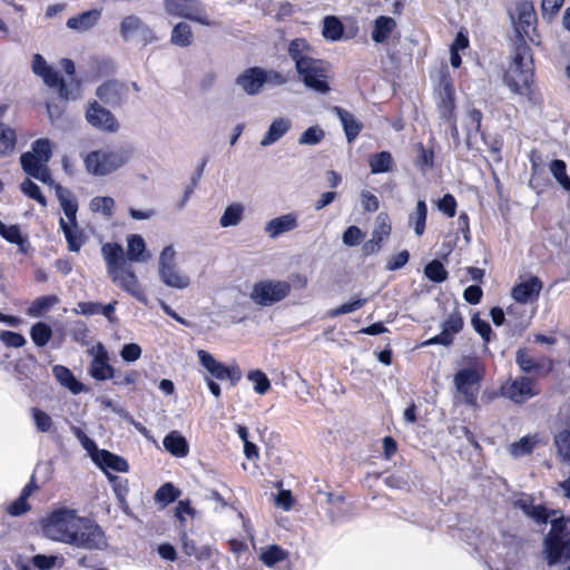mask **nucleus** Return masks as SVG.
Masks as SVG:
<instances>
[{
	"mask_svg": "<svg viewBox=\"0 0 570 570\" xmlns=\"http://www.w3.org/2000/svg\"><path fill=\"white\" fill-rule=\"evenodd\" d=\"M46 538L85 550H102L107 547L102 529L91 519L79 517L76 510L61 508L42 520Z\"/></svg>",
	"mask_w": 570,
	"mask_h": 570,
	"instance_id": "f257e3e1",
	"label": "nucleus"
},
{
	"mask_svg": "<svg viewBox=\"0 0 570 570\" xmlns=\"http://www.w3.org/2000/svg\"><path fill=\"white\" fill-rule=\"evenodd\" d=\"M525 513L537 522H551V530L544 539L546 551L549 564L558 563L564 556L570 553L569 542L564 539V520L557 517V512L551 514L541 505H532L525 509Z\"/></svg>",
	"mask_w": 570,
	"mask_h": 570,
	"instance_id": "f03ea898",
	"label": "nucleus"
},
{
	"mask_svg": "<svg viewBox=\"0 0 570 570\" xmlns=\"http://www.w3.org/2000/svg\"><path fill=\"white\" fill-rule=\"evenodd\" d=\"M533 79L531 48L520 38L514 41L512 62L504 73L503 81L513 94L527 95Z\"/></svg>",
	"mask_w": 570,
	"mask_h": 570,
	"instance_id": "7ed1b4c3",
	"label": "nucleus"
},
{
	"mask_svg": "<svg viewBox=\"0 0 570 570\" xmlns=\"http://www.w3.org/2000/svg\"><path fill=\"white\" fill-rule=\"evenodd\" d=\"M52 155L49 139L40 138L32 142L31 150L23 153L20 163L24 173L32 178H50L47 163Z\"/></svg>",
	"mask_w": 570,
	"mask_h": 570,
	"instance_id": "20e7f679",
	"label": "nucleus"
},
{
	"mask_svg": "<svg viewBox=\"0 0 570 570\" xmlns=\"http://www.w3.org/2000/svg\"><path fill=\"white\" fill-rule=\"evenodd\" d=\"M128 154L125 150H94L89 153L83 161L87 170L96 176L108 175L128 161Z\"/></svg>",
	"mask_w": 570,
	"mask_h": 570,
	"instance_id": "39448f33",
	"label": "nucleus"
},
{
	"mask_svg": "<svg viewBox=\"0 0 570 570\" xmlns=\"http://www.w3.org/2000/svg\"><path fill=\"white\" fill-rule=\"evenodd\" d=\"M295 69L307 88L321 95L330 91L331 88L327 82L328 67L325 61L313 57Z\"/></svg>",
	"mask_w": 570,
	"mask_h": 570,
	"instance_id": "423d86ee",
	"label": "nucleus"
},
{
	"mask_svg": "<svg viewBox=\"0 0 570 570\" xmlns=\"http://www.w3.org/2000/svg\"><path fill=\"white\" fill-rule=\"evenodd\" d=\"M291 292L286 281L263 279L256 282L249 293V298L259 306H271L283 301Z\"/></svg>",
	"mask_w": 570,
	"mask_h": 570,
	"instance_id": "0eeeda50",
	"label": "nucleus"
},
{
	"mask_svg": "<svg viewBox=\"0 0 570 570\" xmlns=\"http://www.w3.org/2000/svg\"><path fill=\"white\" fill-rule=\"evenodd\" d=\"M167 14L210 26L204 4L199 0H163Z\"/></svg>",
	"mask_w": 570,
	"mask_h": 570,
	"instance_id": "6e6552de",
	"label": "nucleus"
},
{
	"mask_svg": "<svg viewBox=\"0 0 570 570\" xmlns=\"http://www.w3.org/2000/svg\"><path fill=\"white\" fill-rule=\"evenodd\" d=\"M176 252L171 245L166 246L159 256L158 273L164 284L183 289L189 285V277L179 273L175 263Z\"/></svg>",
	"mask_w": 570,
	"mask_h": 570,
	"instance_id": "1a4fd4ad",
	"label": "nucleus"
},
{
	"mask_svg": "<svg viewBox=\"0 0 570 570\" xmlns=\"http://www.w3.org/2000/svg\"><path fill=\"white\" fill-rule=\"evenodd\" d=\"M483 367L479 363H474L470 367L460 370L454 375V385L468 404H475L479 383L483 377Z\"/></svg>",
	"mask_w": 570,
	"mask_h": 570,
	"instance_id": "9d476101",
	"label": "nucleus"
},
{
	"mask_svg": "<svg viewBox=\"0 0 570 570\" xmlns=\"http://www.w3.org/2000/svg\"><path fill=\"white\" fill-rule=\"evenodd\" d=\"M455 91L453 80L446 72H442L435 88L436 109L442 120H452L455 115Z\"/></svg>",
	"mask_w": 570,
	"mask_h": 570,
	"instance_id": "9b49d317",
	"label": "nucleus"
},
{
	"mask_svg": "<svg viewBox=\"0 0 570 570\" xmlns=\"http://www.w3.org/2000/svg\"><path fill=\"white\" fill-rule=\"evenodd\" d=\"M31 69L32 72L40 77L48 87L57 88L61 98L69 99L70 94L65 80L60 77L57 70L47 63L46 59L40 53H35L32 56Z\"/></svg>",
	"mask_w": 570,
	"mask_h": 570,
	"instance_id": "f8f14e48",
	"label": "nucleus"
},
{
	"mask_svg": "<svg viewBox=\"0 0 570 570\" xmlns=\"http://www.w3.org/2000/svg\"><path fill=\"white\" fill-rule=\"evenodd\" d=\"M197 356L202 366H204L213 377L219 381L229 380L232 385L240 381L242 371L237 365L226 366L204 350H199Z\"/></svg>",
	"mask_w": 570,
	"mask_h": 570,
	"instance_id": "ddd939ff",
	"label": "nucleus"
},
{
	"mask_svg": "<svg viewBox=\"0 0 570 570\" xmlns=\"http://www.w3.org/2000/svg\"><path fill=\"white\" fill-rule=\"evenodd\" d=\"M85 118L91 127L100 131L114 134L117 132L120 127L114 114L96 100L88 104Z\"/></svg>",
	"mask_w": 570,
	"mask_h": 570,
	"instance_id": "4468645a",
	"label": "nucleus"
},
{
	"mask_svg": "<svg viewBox=\"0 0 570 570\" xmlns=\"http://www.w3.org/2000/svg\"><path fill=\"white\" fill-rule=\"evenodd\" d=\"M109 277L112 283L124 292L128 293L141 304L148 305V298L145 294V291L130 265L120 268Z\"/></svg>",
	"mask_w": 570,
	"mask_h": 570,
	"instance_id": "2eb2a0df",
	"label": "nucleus"
},
{
	"mask_svg": "<svg viewBox=\"0 0 570 570\" xmlns=\"http://www.w3.org/2000/svg\"><path fill=\"white\" fill-rule=\"evenodd\" d=\"M538 393L534 381L527 376L509 380L501 386V394L514 403H523Z\"/></svg>",
	"mask_w": 570,
	"mask_h": 570,
	"instance_id": "dca6fc26",
	"label": "nucleus"
},
{
	"mask_svg": "<svg viewBox=\"0 0 570 570\" xmlns=\"http://www.w3.org/2000/svg\"><path fill=\"white\" fill-rule=\"evenodd\" d=\"M442 331L440 334L429 338L424 345H443L450 346L454 336L463 328V317L458 309H454L441 324Z\"/></svg>",
	"mask_w": 570,
	"mask_h": 570,
	"instance_id": "f3484780",
	"label": "nucleus"
},
{
	"mask_svg": "<svg viewBox=\"0 0 570 570\" xmlns=\"http://www.w3.org/2000/svg\"><path fill=\"white\" fill-rule=\"evenodd\" d=\"M94 358L89 366V374L98 380L106 381L115 376V368L108 363V353L102 344L91 350Z\"/></svg>",
	"mask_w": 570,
	"mask_h": 570,
	"instance_id": "a211bd4d",
	"label": "nucleus"
},
{
	"mask_svg": "<svg viewBox=\"0 0 570 570\" xmlns=\"http://www.w3.org/2000/svg\"><path fill=\"white\" fill-rule=\"evenodd\" d=\"M96 96L106 105L116 107L121 105L126 96V86L117 80H108L96 90Z\"/></svg>",
	"mask_w": 570,
	"mask_h": 570,
	"instance_id": "6ab92c4d",
	"label": "nucleus"
},
{
	"mask_svg": "<svg viewBox=\"0 0 570 570\" xmlns=\"http://www.w3.org/2000/svg\"><path fill=\"white\" fill-rule=\"evenodd\" d=\"M236 85L240 87L242 90L249 96L258 95L264 86L263 68L249 67L245 69L236 78Z\"/></svg>",
	"mask_w": 570,
	"mask_h": 570,
	"instance_id": "aec40b11",
	"label": "nucleus"
},
{
	"mask_svg": "<svg viewBox=\"0 0 570 570\" xmlns=\"http://www.w3.org/2000/svg\"><path fill=\"white\" fill-rule=\"evenodd\" d=\"M108 276L128 266L122 247L117 243H106L101 247Z\"/></svg>",
	"mask_w": 570,
	"mask_h": 570,
	"instance_id": "412c9836",
	"label": "nucleus"
},
{
	"mask_svg": "<svg viewBox=\"0 0 570 570\" xmlns=\"http://www.w3.org/2000/svg\"><path fill=\"white\" fill-rule=\"evenodd\" d=\"M537 21V16L533 10V7L530 3H521L518 6V20L514 22V29L517 32L518 41L520 38L523 40L524 37L530 36V31L534 29V22Z\"/></svg>",
	"mask_w": 570,
	"mask_h": 570,
	"instance_id": "4be33fe9",
	"label": "nucleus"
},
{
	"mask_svg": "<svg viewBox=\"0 0 570 570\" xmlns=\"http://www.w3.org/2000/svg\"><path fill=\"white\" fill-rule=\"evenodd\" d=\"M541 288V281L533 276L514 285L511 294L515 302L527 304L539 296Z\"/></svg>",
	"mask_w": 570,
	"mask_h": 570,
	"instance_id": "5701e85b",
	"label": "nucleus"
},
{
	"mask_svg": "<svg viewBox=\"0 0 570 570\" xmlns=\"http://www.w3.org/2000/svg\"><path fill=\"white\" fill-rule=\"evenodd\" d=\"M297 226V215L295 213H288L267 222L264 230L269 238H277L285 233L294 230Z\"/></svg>",
	"mask_w": 570,
	"mask_h": 570,
	"instance_id": "b1692460",
	"label": "nucleus"
},
{
	"mask_svg": "<svg viewBox=\"0 0 570 570\" xmlns=\"http://www.w3.org/2000/svg\"><path fill=\"white\" fill-rule=\"evenodd\" d=\"M135 33H139L145 41H151L154 35L151 29L136 16H127L120 23V35L125 40L131 38Z\"/></svg>",
	"mask_w": 570,
	"mask_h": 570,
	"instance_id": "393cba45",
	"label": "nucleus"
},
{
	"mask_svg": "<svg viewBox=\"0 0 570 570\" xmlns=\"http://www.w3.org/2000/svg\"><path fill=\"white\" fill-rule=\"evenodd\" d=\"M100 17L101 11L99 9H91L69 18L66 26L71 30L85 32L95 27Z\"/></svg>",
	"mask_w": 570,
	"mask_h": 570,
	"instance_id": "a878e982",
	"label": "nucleus"
},
{
	"mask_svg": "<svg viewBox=\"0 0 570 570\" xmlns=\"http://www.w3.org/2000/svg\"><path fill=\"white\" fill-rule=\"evenodd\" d=\"M56 194L66 217L70 222V225L77 228L78 203L75 196L70 190L60 185L56 186Z\"/></svg>",
	"mask_w": 570,
	"mask_h": 570,
	"instance_id": "bb28decb",
	"label": "nucleus"
},
{
	"mask_svg": "<svg viewBox=\"0 0 570 570\" xmlns=\"http://www.w3.org/2000/svg\"><path fill=\"white\" fill-rule=\"evenodd\" d=\"M288 57L294 61L295 68L307 59L313 58V49L304 38H295L289 41L287 48Z\"/></svg>",
	"mask_w": 570,
	"mask_h": 570,
	"instance_id": "cd10ccee",
	"label": "nucleus"
},
{
	"mask_svg": "<svg viewBox=\"0 0 570 570\" xmlns=\"http://www.w3.org/2000/svg\"><path fill=\"white\" fill-rule=\"evenodd\" d=\"M95 461L106 472L108 470L116 472H126L128 470V463L125 459L107 450L97 451Z\"/></svg>",
	"mask_w": 570,
	"mask_h": 570,
	"instance_id": "c85d7f7f",
	"label": "nucleus"
},
{
	"mask_svg": "<svg viewBox=\"0 0 570 570\" xmlns=\"http://www.w3.org/2000/svg\"><path fill=\"white\" fill-rule=\"evenodd\" d=\"M163 445L171 455L185 458L189 453L187 440L178 432H169L163 440Z\"/></svg>",
	"mask_w": 570,
	"mask_h": 570,
	"instance_id": "c756f323",
	"label": "nucleus"
},
{
	"mask_svg": "<svg viewBox=\"0 0 570 570\" xmlns=\"http://www.w3.org/2000/svg\"><path fill=\"white\" fill-rule=\"evenodd\" d=\"M292 122L288 118H276L261 140L263 147H267L279 140L289 129Z\"/></svg>",
	"mask_w": 570,
	"mask_h": 570,
	"instance_id": "7c9ffc66",
	"label": "nucleus"
},
{
	"mask_svg": "<svg viewBox=\"0 0 570 570\" xmlns=\"http://www.w3.org/2000/svg\"><path fill=\"white\" fill-rule=\"evenodd\" d=\"M396 22L392 17L380 16L374 20L371 33L372 40L376 43L385 42L395 30Z\"/></svg>",
	"mask_w": 570,
	"mask_h": 570,
	"instance_id": "2f4dec72",
	"label": "nucleus"
},
{
	"mask_svg": "<svg viewBox=\"0 0 570 570\" xmlns=\"http://www.w3.org/2000/svg\"><path fill=\"white\" fill-rule=\"evenodd\" d=\"M334 111L343 126L347 141H353L360 135L362 124L350 111L341 107H334Z\"/></svg>",
	"mask_w": 570,
	"mask_h": 570,
	"instance_id": "473e14b6",
	"label": "nucleus"
},
{
	"mask_svg": "<svg viewBox=\"0 0 570 570\" xmlns=\"http://www.w3.org/2000/svg\"><path fill=\"white\" fill-rule=\"evenodd\" d=\"M52 372L57 381L73 394H79L86 391L85 385L75 377L68 367L63 365H56L53 366Z\"/></svg>",
	"mask_w": 570,
	"mask_h": 570,
	"instance_id": "72a5a7b5",
	"label": "nucleus"
},
{
	"mask_svg": "<svg viewBox=\"0 0 570 570\" xmlns=\"http://www.w3.org/2000/svg\"><path fill=\"white\" fill-rule=\"evenodd\" d=\"M127 258L136 263H142L149 258V255L146 254L144 238L140 235H131L127 238Z\"/></svg>",
	"mask_w": 570,
	"mask_h": 570,
	"instance_id": "f704fd0d",
	"label": "nucleus"
},
{
	"mask_svg": "<svg viewBox=\"0 0 570 570\" xmlns=\"http://www.w3.org/2000/svg\"><path fill=\"white\" fill-rule=\"evenodd\" d=\"M368 165L372 174H384L391 171L394 161L391 153L380 151L370 156Z\"/></svg>",
	"mask_w": 570,
	"mask_h": 570,
	"instance_id": "c9c22d12",
	"label": "nucleus"
},
{
	"mask_svg": "<svg viewBox=\"0 0 570 570\" xmlns=\"http://www.w3.org/2000/svg\"><path fill=\"white\" fill-rule=\"evenodd\" d=\"M392 232V226L390 222V217L387 213H380L376 216L375 219V227L372 230V237L375 242L380 243L382 245L383 242H385Z\"/></svg>",
	"mask_w": 570,
	"mask_h": 570,
	"instance_id": "e433bc0d",
	"label": "nucleus"
},
{
	"mask_svg": "<svg viewBox=\"0 0 570 570\" xmlns=\"http://www.w3.org/2000/svg\"><path fill=\"white\" fill-rule=\"evenodd\" d=\"M288 553L277 544H272L262 549L259 560L268 568H273L276 563L287 559Z\"/></svg>",
	"mask_w": 570,
	"mask_h": 570,
	"instance_id": "4c0bfd02",
	"label": "nucleus"
},
{
	"mask_svg": "<svg viewBox=\"0 0 570 570\" xmlns=\"http://www.w3.org/2000/svg\"><path fill=\"white\" fill-rule=\"evenodd\" d=\"M428 208L424 200H419L413 213L409 216V225L413 226L414 233L422 236L425 230Z\"/></svg>",
	"mask_w": 570,
	"mask_h": 570,
	"instance_id": "58836bf2",
	"label": "nucleus"
},
{
	"mask_svg": "<svg viewBox=\"0 0 570 570\" xmlns=\"http://www.w3.org/2000/svg\"><path fill=\"white\" fill-rule=\"evenodd\" d=\"M170 41L183 48L190 46L193 42L191 27L186 22H178L171 31Z\"/></svg>",
	"mask_w": 570,
	"mask_h": 570,
	"instance_id": "ea45409f",
	"label": "nucleus"
},
{
	"mask_svg": "<svg viewBox=\"0 0 570 570\" xmlns=\"http://www.w3.org/2000/svg\"><path fill=\"white\" fill-rule=\"evenodd\" d=\"M244 207L240 204L229 205L219 219L222 227H230L238 225L243 219Z\"/></svg>",
	"mask_w": 570,
	"mask_h": 570,
	"instance_id": "a19ab883",
	"label": "nucleus"
},
{
	"mask_svg": "<svg viewBox=\"0 0 570 570\" xmlns=\"http://www.w3.org/2000/svg\"><path fill=\"white\" fill-rule=\"evenodd\" d=\"M30 336L37 346L42 347L51 340L52 330L47 323L38 322L31 327Z\"/></svg>",
	"mask_w": 570,
	"mask_h": 570,
	"instance_id": "79ce46f5",
	"label": "nucleus"
},
{
	"mask_svg": "<svg viewBox=\"0 0 570 570\" xmlns=\"http://www.w3.org/2000/svg\"><path fill=\"white\" fill-rule=\"evenodd\" d=\"M343 35V24L342 22L333 16H327L323 21V36L326 39L332 41H336L341 39Z\"/></svg>",
	"mask_w": 570,
	"mask_h": 570,
	"instance_id": "37998d69",
	"label": "nucleus"
},
{
	"mask_svg": "<svg viewBox=\"0 0 570 570\" xmlns=\"http://www.w3.org/2000/svg\"><path fill=\"white\" fill-rule=\"evenodd\" d=\"M416 166L420 168L423 175L429 174V170L434 165V153L431 148H426L422 144L417 146V154L415 159Z\"/></svg>",
	"mask_w": 570,
	"mask_h": 570,
	"instance_id": "c03bdc74",
	"label": "nucleus"
},
{
	"mask_svg": "<svg viewBox=\"0 0 570 570\" xmlns=\"http://www.w3.org/2000/svg\"><path fill=\"white\" fill-rule=\"evenodd\" d=\"M59 302L55 295L41 296L32 302L28 308V315L41 316L46 311L56 305Z\"/></svg>",
	"mask_w": 570,
	"mask_h": 570,
	"instance_id": "a18cd8bd",
	"label": "nucleus"
},
{
	"mask_svg": "<svg viewBox=\"0 0 570 570\" xmlns=\"http://www.w3.org/2000/svg\"><path fill=\"white\" fill-rule=\"evenodd\" d=\"M180 494V491L171 483H165L155 493V501L163 507L174 502Z\"/></svg>",
	"mask_w": 570,
	"mask_h": 570,
	"instance_id": "49530a36",
	"label": "nucleus"
},
{
	"mask_svg": "<svg viewBox=\"0 0 570 570\" xmlns=\"http://www.w3.org/2000/svg\"><path fill=\"white\" fill-rule=\"evenodd\" d=\"M247 379L254 383V391L261 395L266 394L271 389V381L261 370L250 371Z\"/></svg>",
	"mask_w": 570,
	"mask_h": 570,
	"instance_id": "de8ad7c7",
	"label": "nucleus"
},
{
	"mask_svg": "<svg viewBox=\"0 0 570 570\" xmlns=\"http://www.w3.org/2000/svg\"><path fill=\"white\" fill-rule=\"evenodd\" d=\"M59 225L67 239L69 250L78 252L81 247L80 233L75 232L63 218H60Z\"/></svg>",
	"mask_w": 570,
	"mask_h": 570,
	"instance_id": "09e8293b",
	"label": "nucleus"
},
{
	"mask_svg": "<svg viewBox=\"0 0 570 570\" xmlns=\"http://www.w3.org/2000/svg\"><path fill=\"white\" fill-rule=\"evenodd\" d=\"M424 274L429 279L435 283H442L448 277V272L445 271L443 264L436 259L426 264L424 267Z\"/></svg>",
	"mask_w": 570,
	"mask_h": 570,
	"instance_id": "8fccbe9b",
	"label": "nucleus"
},
{
	"mask_svg": "<svg viewBox=\"0 0 570 570\" xmlns=\"http://www.w3.org/2000/svg\"><path fill=\"white\" fill-rule=\"evenodd\" d=\"M114 207L115 202L111 197H94L89 204L91 212L100 213L108 217L112 215Z\"/></svg>",
	"mask_w": 570,
	"mask_h": 570,
	"instance_id": "3c124183",
	"label": "nucleus"
},
{
	"mask_svg": "<svg viewBox=\"0 0 570 570\" xmlns=\"http://www.w3.org/2000/svg\"><path fill=\"white\" fill-rule=\"evenodd\" d=\"M16 132L11 128L0 124V155H6L14 149Z\"/></svg>",
	"mask_w": 570,
	"mask_h": 570,
	"instance_id": "603ef678",
	"label": "nucleus"
},
{
	"mask_svg": "<svg viewBox=\"0 0 570 570\" xmlns=\"http://www.w3.org/2000/svg\"><path fill=\"white\" fill-rule=\"evenodd\" d=\"M181 541H183V550L187 556H189V557L194 556L198 560H205V559L209 558L210 551L207 547L198 548L196 546V542L194 540L187 538L186 535H183Z\"/></svg>",
	"mask_w": 570,
	"mask_h": 570,
	"instance_id": "864d4df0",
	"label": "nucleus"
},
{
	"mask_svg": "<svg viewBox=\"0 0 570 570\" xmlns=\"http://www.w3.org/2000/svg\"><path fill=\"white\" fill-rule=\"evenodd\" d=\"M481 122H482V112L479 109H471L468 112V140H471L473 136L475 137L478 134H481L484 137V134L481 132Z\"/></svg>",
	"mask_w": 570,
	"mask_h": 570,
	"instance_id": "5fc2aeb1",
	"label": "nucleus"
},
{
	"mask_svg": "<svg viewBox=\"0 0 570 570\" xmlns=\"http://www.w3.org/2000/svg\"><path fill=\"white\" fill-rule=\"evenodd\" d=\"M31 414H32V419L36 424V428L39 432L47 433V432L51 431V429L53 426V422L49 414H47L45 411H42L38 407H32Z\"/></svg>",
	"mask_w": 570,
	"mask_h": 570,
	"instance_id": "6e6d98bb",
	"label": "nucleus"
},
{
	"mask_svg": "<svg viewBox=\"0 0 570 570\" xmlns=\"http://www.w3.org/2000/svg\"><path fill=\"white\" fill-rule=\"evenodd\" d=\"M535 445V440L532 436H523L518 442L510 445V453L515 456H523L532 452Z\"/></svg>",
	"mask_w": 570,
	"mask_h": 570,
	"instance_id": "4d7b16f0",
	"label": "nucleus"
},
{
	"mask_svg": "<svg viewBox=\"0 0 570 570\" xmlns=\"http://www.w3.org/2000/svg\"><path fill=\"white\" fill-rule=\"evenodd\" d=\"M288 82V77L275 69H264L263 68V85H267L271 87H281Z\"/></svg>",
	"mask_w": 570,
	"mask_h": 570,
	"instance_id": "13d9d810",
	"label": "nucleus"
},
{
	"mask_svg": "<svg viewBox=\"0 0 570 570\" xmlns=\"http://www.w3.org/2000/svg\"><path fill=\"white\" fill-rule=\"evenodd\" d=\"M21 191L29 198L37 200L41 206H46L47 202L40 188L33 183V180H23L20 185Z\"/></svg>",
	"mask_w": 570,
	"mask_h": 570,
	"instance_id": "bf43d9fd",
	"label": "nucleus"
},
{
	"mask_svg": "<svg viewBox=\"0 0 570 570\" xmlns=\"http://www.w3.org/2000/svg\"><path fill=\"white\" fill-rule=\"evenodd\" d=\"M517 364L521 368V371L525 373H530L534 370H538L540 365L535 362V360L528 353L527 350H519L517 352Z\"/></svg>",
	"mask_w": 570,
	"mask_h": 570,
	"instance_id": "052dcab7",
	"label": "nucleus"
},
{
	"mask_svg": "<svg viewBox=\"0 0 570 570\" xmlns=\"http://www.w3.org/2000/svg\"><path fill=\"white\" fill-rule=\"evenodd\" d=\"M558 453L563 460L570 462V431H562L554 438Z\"/></svg>",
	"mask_w": 570,
	"mask_h": 570,
	"instance_id": "680f3d73",
	"label": "nucleus"
},
{
	"mask_svg": "<svg viewBox=\"0 0 570 570\" xmlns=\"http://www.w3.org/2000/svg\"><path fill=\"white\" fill-rule=\"evenodd\" d=\"M324 138V131L320 127H309L302 132L298 142L301 145H315Z\"/></svg>",
	"mask_w": 570,
	"mask_h": 570,
	"instance_id": "e2e57ef3",
	"label": "nucleus"
},
{
	"mask_svg": "<svg viewBox=\"0 0 570 570\" xmlns=\"http://www.w3.org/2000/svg\"><path fill=\"white\" fill-rule=\"evenodd\" d=\"M365 303H366V298L353 299V301H351L348 303L342 304L341 306H338L335 309H332L330 312V315L332 317H335V316H338V315H343V314H348V313L355 312V311L360 309Z\"/></svg>",
	"mask_w": 570,
	"mask_h": 570,
	"instance_id": "0e129e2a",
	"label": "nucleus"
},
{
	"mask_svg": "<svg viewBox=\"0 0 570 570\" xmlns=\"http://www.w3.org/2000/svg\"><path fill=\"white\" fill-rule=\"evenodd\" d=\"M471 323L475 332L484 340V342H490L492 334L490 324L487 321L481 320L478 314L472 317Z\"/></svg>",
	"mask_w": 570,
	"mask_h": 570,
	"instance_id": "69168bd1",
	"label": "nucleus"
},
{
	"mask_svg": "<svg viewBox=\"0 0 570 570\" xmlns=\"http://www.w3.org/2000/svg\"><path fill=\"white\" fill-rule=\"evenodd\" d=\"M111 379L116 385H131L138 381L139 373L135 370H129L124 373L120 371H115V376Z\"/></svg>",
	"mask_w": 570,
	"mask_h": 570,
	"instance_id": "338daca9",
	"label": "nucleus"
},
{
	"mask_svg": "<svg viewBox=\"0 0 570 570\" xmlns=\"http://www.w3.org/2000/svg\"><path fill=\"white\" fill-rule=\"evenodd\" d=\"M363 233L357 226H350L342 235V240L346 246H356L363 238Z\"/></svg>",
	"mask_w": 570,
	"mask_h": 570,
	"instance_id": "774afa93",
	"label": "nucleus"
}]
</instances>
